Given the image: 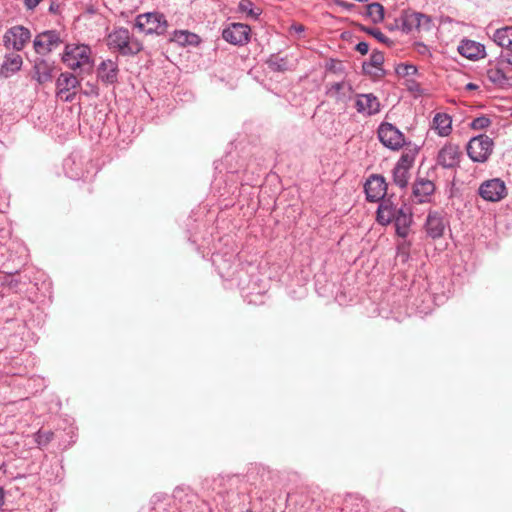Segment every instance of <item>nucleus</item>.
<instances>
[{
	"mask_svg": "<svg viewBox=\"0 0 512 512\" xmlns=\"http://www.w3.org/2000/svg\"><path fill=\"white\" fill-rule=\"evenodd\" d=\"M491 124V120L486 116H480L475 118L471 122V128L474 130H483L487 127H489Z\"/></svg>",
	"mask_w": 512,
	"mask_h": 512,
	"instance_id": "72a5a7b5",
	"label": "nucleus"
},
{
	"mask_svg": "<svg viewBox=\"0 0 512 512\" xmlns=\"http://www.w3.org/2000/svg\"><path fill=\"white\" fill-rule=\"evenodd\" d=\"M369 33L382 43L388 41V38L379 29H371Z\"/></svg>",
	"mask_w": 512,
	"mask_h": 512,
	"instance_id": "e433bc0d",
	"label": "nucleus"
},
{
	"mask_svg": "<svg viewBox=\"0 0 512 512\" xmlns=\"http://www.w3.org/2000/svg\"><path fill=\"white\" fill-rule=\"evenodd\" d=\"M62 43L60 35L55 30H47L39 33L34 41L33 47L37 54L47 55Z\"/></svg>",
	"mask_w": 512,
	"mask_h": 512,
	"instance_id": "9b49d317",
	"label": "nucleus"
},
{
	"mask_svg": "<svg viewBox=\"0 0 512 512\" xmlns=\"http://www.w3.org/2000/svg\"><path fill=\"white\" fill-rule=\"evenodd\" d=\"M393 182L400 188H405L409 180V170L394 166L393 171Z\"/></svg>",
	"mask_w": 512,
	"mask_h": 512,
	"instance_id": "7c9ffc66",
	"label": "nucleus"
},
{
	"mask_svg": "<svg viewBox=\"0 0 512 512\" xmlns=\"http://www.w3.org/2000/svg\"><path fill=\"white\" fill-rule=\"evenodd\" d=\"M488 80L498 87H505L509 85L508 78L505 72L499 67H490L486 71Z\"/></svg>",
	"mask_w": 512,
	"mask_h": 512,
	"instance_id": "a878e982",
	"label": "nucleus"
},
{
	"mask_svg": "<svg viewBox=\"0 0 512 512\" xmlns=\"http://www.w3.org/2000/svg\"><path fill=\"white\" fill-rule=\"evenodd\" d=\"M435 191V185L431 180L418 178L413 184V196L418 203L429 202Z\"/></svg>",
	"mask_w": 512,
	"mask_h": 512,
	"instance_id": "f3484780",
	"label": "nucleus"
},
{
	"mask_svg": "<svg viewBox=\"0 0 512 512\" xmlns=\"http://www.w3.org/2000/svg\"><path fill=\"white\" fill-rule=\"evenodd\" d=\"M80 86L78 78L69 72H63L56 80V94L65 102H72L76 96V89Z\"/></svg>",
	"mask_w": 512,
	"mask_h": 512,
	"instance_id": "0eeeda50",
	"label": "nucleus"
},
{
	"mask_svg": "<svg viewBox=\"0 0 512 512\" xmlns=\"http://www.w3.org/2000/svg\"><path fill=\"white\" fill-rule=\"evenodd\" d=\"M269 69L274 72H285L289 70L288 60L286 57H280L276 54L270 55L266 60Z\"/></svg>",
	"mask_w": 512,
	"mask_h": 512,
	"instance_id": "bb28decb",
	"label": "nucleus"
},
{
	"mask_svg": "<svg viewBox=\"0 0 512 512\" xmlns=\"http://www.w3.org/2000/svg\"><path fill=\"white\" fill-rule=\"evenodd\" d=\"M494 142L487 135H479L470 139L467 144V155L473 162H486L493 152Z\"/></svg>",
	"mask_w": 512,
	"mask_h": 512,
	"instance_id": "20e7f679",
	"label": "nucleus"
},
{
	"mask_svg": "<svg viewBox=\"0 0 512 512\" xmlns=\"http://www.w3.org/2000/svg\"><path fill=\"white\" fill-rule=\"evenodd\" d=\"M418 153V148L413 147L411 149H408L407 151L403 152L400 156L399 160L395 164V166L404 168L406 170H409L413 167L416 155Z\"/></svg>",
	"mask_w": 512,
	"mask_h": 512,
	"instance_id": "cd10ccee",
	"label": "nucleus"
},
{
	"mask_svg": "<svg viewBox=\"0 0 512 512\" xmlns=\"http://www.w3.org/2000/svg\"><path fill=\"white\" fill-rule=\"evenodd\" d=\"M109 49L118 51L122 55H135L142 50V44L130 35L126 28L115 29L108 35Z\"/></svg>",
	"mask_w": 512,
	"mask_h": 512,
	"instance_id": "f03ea898",
	"label": "nucleus"
},
{
	"mask_svg": "<svg viewBox=\"0 0 512 512\" xmlns=\"http://www.w3.org/2000/svg\"><path fill=\"white\" fill-rule=\"evenodd\" d=\"M446 228L444 217L439 212H430L427 216L425 229L427 234L433 238H440L443 236Z\"/></svg>",
	"mask_w": 512,
	"mask_h": 512,
	"instance_id": "dca6fc26",
	"label": "nucleus"
},
{
	"mask_svg": "<svg viewBox=\"0 0 512 512\" xmlns=\"http://www.w3.org/2000/svg\"><path fill=\"white\" fill-rule=\"evenodd\" d=\"M42 0H24V5L28 10H33Z\"/></svg>",
	"mask_w": 512,
	"mask_h": 512,
	"instance_id": "ea45409f",
	"label": "nucleus"
},
{
	"mask_svg": "<svg viewBox=\"0 0 512 512\" xmlns=\"http://www.w3.org/2000/svg\"><path fill=\"white\" fill-rule=\"evenodd\" d=\"M355 108L359 114L369 117L380 112L381 104L373 93L357 94Z\"/></svg>",
	"mask_w": 512,
	"mask_h": 512,
	"instance_id": "4468645a",
	"label": "nucleus"
},
{
	"mask_svg": "<svg viewBox=\"0 0 512 512\" xmlns=\"http://www.w3.org/2000/svg\"><path fill=\"white\" fill-rule=\"evenodd\" d=\"M295 29H296V31H298V32L303 31V27H302L301 25H300V26H298V27H296Z\"/></svg>",
	"mask_w": 512,
	"mask_h": 512,
	"instance_id": "37998d69",
	"label": "nucleus"
},
{
	"mask_svg": "<svg viewBox=\"0 0 512 512\" xmlns=\"http://www.w3.org/2000/svg\"><path fill=\"white\" fill-rule=\"evenodd\" d=\"M492 40L495 44L512 52V26L496 29Z\"/></svg>",
	"mask_w": 512,
	"mask_h": 512,
	"instance_id": "5701e85b",
	"label": "nucleus"
},
{
	"mask_svg": "<svg viewBox=\"0 0 512 512\" xmlns=\"http://www.w3.org/2000/svg\"><path fill=\"white\" fill-rule=\"evenodd\" d=\"M466 89H467V90H476V89H478V85H476V84H474V83H468V84L466 85Z\"/></svg>",
	"mask_w": 512,
	"mask_h": 512,
	"instance_id": "a19ab883",
	"label": "nucleus"
},
{
	"mask_svg": "<svg viewBox=\"0 0 512 512\" xmlns=\"http://www.w3.org/2000/svg\"><path fill=\"white\" fill-rule=\"evenodd\" d=\"M238 11L241 13H245L247 17L251 19H258L261 15L262 10L259 7H256L254 3L250 0H241L238 4Z\"/></svg>",
	"mask_w": 512,
	"mask_h": 512,
	"instance_id": "c85d7f7f",
	"label": "nucleus"
},
{
	"mask_svg": "<svg viewBox=\"0 0 512 512\" xmlns=\"http://www.w3.org/2000/svg\"><path fill=\"white\" fill-rule=\"evenodd\" d=\"M119 67L117 61L103 60L97 68V78L104 85H114L118 82Z\"/></svg>",
	"mask_w": 512,
	"mask_h": 512,
	"instance_id": "2eb2a0df",
	"label": "nucleus"
},
{
	"mask_svg": "<svg viewBox=\"0 0 512 512\" xmlns=\"http://www.w3.org/2000/svg\"><path fill=\"white\" fill-rule=\"evenodd\" d=\"M31 38L28 28L17 25L8 29L3 36V44L7 49L21 51Z\"/></svg>",
	"mask_w": 512,
	"mask_h": 512,
	"instance_id": "6e6552de",
	"label": "nucleus"
},
{
	"mask_svg": "<svg viewBox=\"0 0 512 512\" xmlns=\"http://www.w3.org/2000/svg\"><path fill=\"white\" fill-rule=\"evenodd\" d=\"M197 38V35L188 31H176L173 40L180 45L192 44Z\"/></svg>",
	"mask_w": 512,
	"mask_h": 512,
	"instance_id": "473e14b6",
	"label": "nucleus"
},
{
	"mask_svg": "<svg viewBox=\"0 0 512 512\" xmlns=\"http://www.w3.org/2000/svg\"><path fill=\"white\" fill-rule=\"evenodd\" d=\"M54 433L50 430L42 431L39 430L34 434V440L39 448L46 447L53 439Z\"/></svg>",
	"mask_w": 512,
	"mask_h": 512,
	"instance_id": "2f4dec72",
	"label": "nucleus"
},
{
	"mask_svg": "<svg viewBox=\"0 0 512 512\" xmlns=\"http://www.w3.org/2000/svg\"><path fill=\"white\" fill-rule=\"evenodd\" d=\"M393 222L395 224L396 234L399 237L406 238L413 222L411 209L405 206L395 219H393Z\"/></svg>",
	"mask_w": 512,
	"mask_h": 512,
	"instance_id": "a211bd4d",
	"label": "nucleus"
},
{
	"mask_svg": "<svg viewBox=\"0 0 512 512\" xmlns=\"http://www.w3.org/2000/svg\"><path fill=\"white\" fill-rule=\"evenodd\" d=\"M463 153L458 144L447 142L437 153L436 163L444 169H454L459 166Z\"/></svg>",
	"mask_w": 512,
	"mask_h": 512,
	"instance_id": "423d86ee",
	"label": "nucleus"
},
{
	"mask_svg": "<svg viewBox=\"0 0 512 512\" xmlns=\"http://www.w3.org/2000/svg\"><path fill=\"white\" fill-rule=\"evenodd\" d=\"M135 26L146 34L162 35L166 32L168 24L163 14L149 12L138 15Z\"/></svg>",
	"mask_w": 512,
	"mask_h": 512,
	"instance_id": "39448f33",
	"label": "nucleus"
},
{
	"mask_svg": "<svg viewBox=\"0 0 512 512\" xmlns=\"http://www.w3.org/2000/svg\"><path fill=\"white\" fill-rule=\"evenodd\" d=\"M396 72L401 76H413L417 73V68L412 64H402L397 67Z\"/></svg>",
	"mask_w": 512,
	"mask_h": 512,
	"instance_id": "f704fd0d",
	"label": "nucleus"
},
{
	"mask_svg": "<svg viewBox=\"0 0 512 512\" xmlns=\"http://www.w3.org/2000/svg\"><path fill=\"white\" fill-rule=\"evenodd\" d=\"M23 60L22 57L18 54H7L5 56L4 62L1 66L0 74L8 78L17 71H19L22 67Z\"/></svg>",
	"mask_w": 512,
	"mask_h": 512,
	"instance_id": "4be33fe9",
	"label": "nucleus"
},
{
	"mask_svg": "<svg viewBox=\"0 0 512 512\" xmlns=\"http://www.w3.org/2000/svg\"><path fill=\"white\" fill-rule=\"evenodd\" d=\"M356 50L362 54V55H365L368 53L369 51V45L368 43L366 42H359L357 45H356Z\"/></svg>",
	"mask_w": 512,
	"mask_h": 512,
	"instance_id": "4c0bfd02",
	"label": "nucleus"
},
{
	"mask_svg": "<svg viewBox=\"0 0 512 512\" xmlns=\"http://www.w3.org/2000/svg\"><path fill=\"white\" fill-rule=\"evenodd\" d=\"M431 129L440 137H447L452 132V118L447 113H436L431 122Z\"/></svg>",
	"mask_w": 512,
	"mask_h": 512,
	"instance_id": "6ab92c4d",
	"label": "nucleus"
},
{
	"mask_svg": "<svg viewBox=\"0 0 512 512\" xmlns=\"http://www.w3.org/2000/svg\"><path fill=\"white\" fill-rule=\"evenodd\" d=\"M61 5L59 2L52 0L49 6V12L53 14H58L60 12Z\"/></svg>",
	"mask_w": 512,
	"mask_h": 512,
	"instance_id": "58836bf2",
	"label": "nucleus"
},
{
	"mask_svg": "<svg viewBox=\"0 0 512 512\" xmlns=\"http://www.w3.org/2000/svg\"><path fill=\"white\" fill-rule=\"evenodd\" d=\"M364 189L369 202H377L386 198L387 184L385 178L381 175L370 176Z\"/></svg>",
	"mask_w": 512,
	"mask_h": 512,
	"instance_id": "ddd939ff",
	"label": "nucleus"
},
{
	"mask_svg": "<svg viewBox=\"0 0 512 512\" xmlns=\"http://www.w3.org/2000/svg\"><path fill=\"white\" fill-rule=\"evenodd\" d=\"M478 193L486 201L498 202L506 197L507 188L503 180L493 178L484 181L480 185Z\"/></svg>",
	"mask_w": 512,
	"mask_h": 512,
	"instance_id": "1a4fd4ad",
	"label": "nucleus"
},
{
	"mask_svg": "<svg viewBox=\"0 0 512 512\" xmlns=\"http://www.w3.org/2000/svg\"><path fill=\"white\" fill-rule=\"evenodd\" d=\"M33 79L44 84L52 79V65L42 58H37L33 66Z\"/></svg>",
	"mask_w": 512,
	"mask_h": 512,
	"instance_id": "412c9836",
	"label": "nucleus"
},
{
	"mask_svg": "<svg viewBox=\"0 0 512 512\" xmlns=\"http://www.w3.org/2000/svg\"><path fill=\"white\" fill-rule=\"evenodd\" d=\"M4 504V490L2 487H0V508Z\"/></svg>",
	"mask_w": 512,
	"mask_h": 512,
	"instance_id": "79ce46f5",
	"label": "nucleus"
},
{
	"mask_svg": "<svg viewBox=\"0 0 512 512\" xmlns=\"http://www.w3.org/2000/svg\"><path fill=\"white\" fill-rule=\"evenodd\" d=\"M352 87L347 82H336L330 85L327 90V95L335 98L336 101H345L351 94Z\"/></svg>",
	"mask_w": 512,
	"mask_h": 512,
	"instance_id": "b1692460",
	"label": "nucleus"
},
{
	"mask_svg": "<svg viewBox=\"0 0 512 512\" xmlns=\"http://www.w3.org/2000/svg\"><path fill=\"white\" fill-rule=\"evenodd\" d=\"M405 204L395 202L393 196L386 197L380 201L377 209V222L386 226L393 222V219L402 211Z\"/></svg>",
	"mask_w": 512,
	"mask_h": 512,
	"instance_id": "9d476101",
	"label": "nucleus"
},
{
	"mask_svg": "<svg viewBox=\"0 0 512 512\" xmlns=\"http://www.w3.org/2000/svg\"><path fill=\"white\" fill-rule=\"evenodd\" d=\"M371 64L374 67H380L384 62V55L382 52H373L370 57Z\"/></svg>",
	"mask_w": 512,
	"mask_h": 512,
	"instance_id": "c9c22d12",
	"label": "nucleus"
},
{
	"mask_svg": "<svg viewBox=\"0 0 512 512\" xmlns=\"http://www.w3.org/2000/svg\"><path fill=\"white\" fill-rule=\"evenodd\" d=\"M429 21L430 20H429L428 16H426L422 13L413 12L410 14H406L403 17L402 29H403V31L410 32L413 28H419L420 26H422L424 24H428Z\"/></svg>",
	"mask_w": 512,
	"mask_h": 512,
	"instance_id": "393cba45",
	"label": "nucleus"
},
{
	"mask_svg": "<svg viewBox=\"0 0 512 512\" xmlns=\"http://www.w3.org/2000/svg\"><path fill=\"white\" fill-rule=\"evenodd\" d=\"M251 29L247 24L232 23L222 32V37L230 44L242 46L249 42Z\"/></svg>",
	"mask_w": 512,
	"mask_h": 512,
	"instance_id": "f8f14e48",
	"label": "nucleus"
},
{
	"mask_svg": "<svg viewBox=\"0 0 512 512\" xmlns=\"http://www.w3.org/2000/svg\"><path fill=\"white\" fill-rule=\"evenodd\" d=\"M458 51L462 56L471 60L482 58L485 55V48L482 44L467 39L461 41Z\"/></svg>",
	"mask_w": 512,
	"mask_h": 512,
	"instance_id": "aec40b11",
	"label": "nucleus"
},
{
	"mask_svg": "<svg viewBox=\"0 0 512 512\" xmlns=\"http://www.w3.org/2000/svg\"><path fill=\"white\" fill-rule=\"evenodd\" d=\"M379 141L386 148L399 151L403 147L410 146L411 142L406 140L404 134L393 124L383 122L377 130Z\"/></svg>",
	"mask_w": 512,
	"mask_h": 512,
	"instance_id": "7ed1b4c3",
	"label": "nucleus"
},
{
	"mask_svg": "<svg viewBox=\"0 0 512 512\" xmlns=\"http://www.w3.org/2000/svg\"><path fill=\"white\" fill-rule=\"evenodd\" d=\"M374 23L384 19V7L380 3H371L365 7V13Z\"/></svg>",
	"mask_w": 512,
	"mask_h": 512,
	"instance_id": "c756f323",
	"label": "nucleus"
},
{
	"mask_svg": "<svg viewBox=\"0 0 512 512\" xmlns=\"http://www.w3.org/2000/svg\"><path fill=\"white\" fill-rule=\"evenodd\" d=\"M67 68L90 72L93 67L92 51L85 44H67L61 58Z\"/></svg>",
	"mask_w": 512,
	"mask_h": 512,
	"instance_id": "f257e3e1",
	"label": "nucleus"
}]
</instances>
